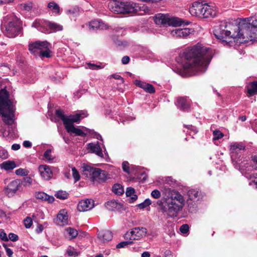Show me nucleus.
Here are the masks:
<instances>
[{
    "mask_svg": "<svg viewBox=\"0 0 257 257\" xmlns=\"http://www.w3.org/2000/svg\"><path fill=\"white\" fill-rule=\"evenodd\" d=\"M141 257H150V254L148 251H145L142 253Z\"/></svg>",
    "mask_w": 257,
    "mask_h": 257,
    "instance_id": "64",
    "label": "nucleus"
},
{
    "mask_svg": "<svg viewBox=\"0 0 257 257\" xmlns=\"http://www.w3.org/2000/svg\"><path fill=\"white\" fill-rule=\"evenodd\" d=\"M3 246L5 248L7 255L9 257H13V250L8 248L7 245L5 243H3Z\"/></svg>",
    "mask_w": 257,
    "mask_h": 257,
    "instance_id": "48",
    "label": "nucleus"
},
{
    "mask_svg": "<svg viewBox=\"0 0 257 257\" xmlns=\"http://www.w3.org/2000/svg\"><path fill=\"white\" fill-rule=\"evenodd\" d=\"M87 65L88 66V68L92 70H97L98 69L102 68V67L100 65H97L95 64H92L90 63H87Z\"/></svg>",
    "mask_w": 257,
    "mask_h": 257,
    "instance_id": "49",
    "label": "nucleus"
},
{
    "mask_svg": "<svg viewBox=\"0 0 257 257\" xmlns=\"http://www.w3.org/2000/svg\"><path fill=\"white\" fill-rule=\"evenodd\" d=\"M24 181L25 183L24 185L29 186L32 184L33 180L30 177L26 176L24 178Z\"/></svg>",
    "mask_w": 257,
    "mask_h": 257,
    "instance_id": "51",
    "label": "nucleus"
},
{
    "mask_svg": "<svg viewBox=\"0 0 257 257\" xmlns=\"http://www.w3.org/2000/svg\"><path fill=\"white\" fill-rule=\"evenodd\" d=\"M151 196L155 199H158L161 197V193L158 190L155 189L152 191Z\"/></svg>",
    "mask_w": 257,
    "mask_h": 257,
    "instance_id": "47",
    "label": "nucleus"
},
{
    "mask_svg": "<svg viewBox=\"0 0 257 257\" xmlns=\"http://www.w3.org/2000/svg\"><path fill=\"white\" fill-rule=\"evenodd\" d=\"M192 32V30L189 28L175 29L171 31V34L176 38H186Z\"/></svg>",
    "mask_w": 257,
    "mask_h": 257,
    "instance_id": "16",
    "label": "nucleus"
},
{
    "mask_svg": "<svg viewBox=\"0 0 257 257\" xmlns=\"http://www.w3.org/2000/svg\"><path fill=\"white\" fill-rule=\"evenodd\" d=\"M16 167V164L14 161L9 160L5 161L0 165V167L1 169L7 171L12 170L15 168Z\"/></svg>",
    "mask_w": 257,
    "mask_h": 257,
    "instance_id": "28",
    "label": "nucleus"
},
{
    "mask_svg": "<svg viewBox=\"0 0 257 257\" xmlns=\"http://www.w3.org/2000/svg\"><path fill=\"white\" fill-rule=\"evenodd\" d=\"M187 195L190 200L197 201L203 197L202 193L199 189H190L187 192Z\"/></svg>",
    "mask_w": 257,
    "mask_h": 257,
    "instance_id": "22",
    "label": "nucleus"
},
{
    "mask_svg": "<svg viewBox=\"0 0 257 257\" xmlns=\"http://www.w3.org/2000/svg\"><path fill=\"white\" fill-rule=\"evenodd\" d=\"M109 9L117 14L133 13L137 11L136 4L127 1H114L108 4Z\"/></svg>",
    "mask_w": 257,
    "mask_h": 257,
    "instance_id": "8",
    "label": "nucleus"
},
{
    "mask_svg": "<svg viewBox=\"0 0 257 257\" xmlns=\"http://www.w3.org/2000/svg\"><path fill=\"white\" fill-rule=\"evenodd\" d=\"M48 8L53 13L56 15H59L60 14V7L54 2H50L48 4Z\"/></svg>",
    "mask_w": 257,
    "mask_h": 257,
    "instance_id": "30",
    "label": "nucleus"
},
{
    "mask_svg": "<svg viewBox=\"0 0 257 257\" xmlns=\"http://www.w3.org/2000/svg\"><path fill=\"white\" fill-rule=\"evenodd\" d=\"M176 105L183 111H188L190 107V100L187 97H179L177 99Z\"/></svg>",
    "mask_w": 257,
    "mask_h": 257,
    "instance_id": "17",
    "label": "nucleus"
},
{
    "mask_svg": "<svg viewBox=\"0 0 257 257\" xmlns=\"http://www.w3.org/2000/svg\"><path fill=\"white\" fill-rule=\"evenodd\" d=\"M9 240L10 239L12 241H16L19 239L18 236L13 233H10L9 234Z\"/></svg>",
    "mask_w": 257,
    "mask_h": 257,
    "instance_id": "53",
    "label": "nucleus"
},
{
    "mask_svg": "<svg viewBox=\"0 0 257 257\" xmlns=\"http://www.w3.org/2000/svg\"><path fill=\"white\" fill-rule=\"evenodd\" d=\"M113 192L117 195L122 194L123 193V189L122 187L118 184H114L112 187Z\"/></svg>",
    "mask_w": 257,
    "mask_h": 257,
    "instance_id": "32",
    "label": "nucleus"
},
{
    "mask_svg": "<svg viewBox=\"0 0 257 257\" xmlns=\"http://www.w3.org/2000/svg\"><path fill=\"white\" fill-rule=\"evenodd\" d=\"M100 22L97 20H94L90 22L89 24V29L90 30H94L100 27Z\"/></svg>",
    "mask_w": 257,
    "mask_h": 257,
    "instance_id": "35",
    "label": "nucleus"
},
{
    "mask_svg": "<svg viewBox=\"0 0 257 257\" xmlns=\"http://www.w3.org/2000/svg\"><path fill=\"white\" fill-rule=\"evenodd\" d=\"M151 204V201L149 199H146L143 203L138 205L140 208L143 209Z\"/></svg>",
    "mask_w": 257,
    "mask_h": 257,
    "instance_id": "39",
    "label": "nucleus"
},
{
    "mask_svg": "<svg viewBox=\"0 0 257 257\" xmlns=\"http://www.w3.org/2000/svg\"><path fill=\"white\" fill-rule=\"evenodd\" d=\"M67 253L69 256H74L76 257L77 256H78V254L76 251L74 250V248L73 249H71V248H68L67 250Z\"/></svg>",
    "mask_w": 257,
    "mask_h": 257,
    "instance_id": "54",
    "label": "nucleus"
},
{
    "mask_svg": "<svg viewBox=\"0 0 257 257\" xmlns=\"http://www.w3.org/2000/svg\"><path fill=\"white\" fill-rule=\"evenodd\" d=\"M44 157L48 160H52L53 158L51 156V150H47L44 154Z\"/></svg>",
    "mask_w": 257,
    "mask_h": 257,
    "instance_id": "52",
    "label": "nucleus"
},
{
    "mask_svg": "<svg viewBox=\"0 0 257 257\" xmlns=\"http://www.w3.org/2000/svg\"><path fill=\"white\" fill-rule=\"evenodd\" d=\"M39 171L41 176L46 180H50L53 176V173L50 166L41 165L39 166Z\"/></svg>",
    "mask_w": 257,
    "mask_h": 257,
    "instance_id": "18",
    "label": "nucleus"
},
{
    "mask_svg": "<svg viewBox=\"0 0 257 257\" xmlns=\"http://www.w3.org/2000/svg\"><path fill=\"white\" fill-rule=\"evenodd\" d=\"M25 148H30L32 146V143L29 141H25L23 144Z\"/></svg>",
    "mask_w": 257,
    "mask_h": 257,
    "instance_id": "60",
    "label": "nucleus"
},
{
    "mask_svg": "<svg viewBox=\"0 0 257 257\" xmlns=\"http://www.w3.org/2000/svg\"><path fill=\"white\" fill-rule=\"evenodd\" d=\"M130 60V57L127 56H123L121 59V62L123 64H127L129 63Z\"/></svg>",
    "mask_w": 257,
    "mask_h": 257,
    "instance_id": "56",
    "label": "nucleus"
},
{
    "mask_svg": "<svg viewBox=\"0 0 257 257\" xmlns=\"http://www.w3.org/2000/svg\"><path fill=\"white\" fill-rule=\"evenodd\" d=\"M213 135L214 137L213 139L216 140H219L224 136L223 133L218 130L214 131L213 132Z\"/></svg>",
    "mask_w": 257,
    "mask_h": 257,
    "instance_id": "41",
    "label": "nucleus"
},
{
    "mask_svg": "<svg viewBox=\"0 0 257 257\" xmlns=\"http://www.w3.org/2000/svg\"><path fill=\"white\" fill-rule=\"evenodd\" d=\"M87 149L89 152L94 153L100 158H104L102 149L98 142L96 143H89L87 144Z\"/></svg>",
    "mask_w": 257,
    "mask_h": 257,
    "instance_id": "20",
    "label": "nucleus"
},
{
    "mask_svg": "<svg viewBox=\"0 0 257 257\" xmlns=\"http://www.w3.org/2000/svg\"><path fill=\"white\" fill-rule=\"evenodd\" d=\"M0 238L5 241H8L9 240V238L8 237L6 233L3 229L0 230Z\"/></svg>",
    "mask_w": 257,
    "mask_h": 257,
    "instance_id": "46",
    "label": "nucleus"
},
{
    "mask_svg": "<svg viewBox=\"0 0 257 257\" xmlns=\"http://www.w3.org/2000/svg\"><path fill=\"white\" fill-rule=\"evenodd\" d=\"M69 194L65 191H58L55 194V196L60 199L64 200L68 198Z\"/></svg>",
    "mask_w": 257,
    "mask_h": 257,
    "instance_id": "33",
    "label": "nucleus"
},
{
    "mask_svg": "<svg viewBox=\"0 0 257 257\" xmlns=\"http://www.w3.org/2000/svg\"><path fill=\"white\" fill-rule=\"evenodd\" d=\"M20 148V145L19 144H15L12 146V149L14 151H17Z\"/></svg>",
    "mask_w": 257,
    "mask_h": 257,
    "instance_id": "62",
    "label": "nucleus"
},
{
    "mask_svg": "<svg viewBox=\"0 0 257 257\" xmlns=\"http://www.w3.org/2000/svg\"><path fill=\"white\" fill-rule=\"evenodd\" d=\"M147 233V229L143 227H135L130 231H127L124 234V238L127 240L133 241L139 240L143 237L146 236Z\"/></svg>",
    "mask_w": 257,
    "mask_h": 257,
    "instance_id": "11",
    "label": "nucleus"
},
{
    "mask_svg": "<svg viewBox=\"0 0 257 257\" xmlns=\"http://www.w3.org/2000/svg\"><path fill=\"white\" fill-rule=\"evenodd\" d=\"M20 9L22 10H25L26 11H30L32 9V5L30 4H23L20 6Z\"/></svg>",
    "mask_w": 257,
    "mask_h": 257,
    "instance_id": "44",
    "label": "nucleus"
},
{
    "mask_svg": "<svg viewBox=\"0 0 257 257\" xmlns=\"http://www.w3.org/2000/svg\"><path fill=\"white\" fill-rule=\"evenodd\" d=\"M94 206L93 201L91 199H86L80 201L77 205V209L79 211H87L92 209Z\"/></svg>",
    "mask_w": 257,
    "mask_h": 257,
    "instance_id": "19",
    "label": "nucleus"
},
{
    "mask_svg": "<svg viewBox=\"0 0 257 257\" xmlns=\"http://www.w3.org/2000/svg\"><path fill=\"white\" fill-rule=\"evenodd\" d=\"M135 193V190L133 188L128 187L127 188L125 194L127 196H132Z\"/></svg>",
    "mask_w": 257,
    "mask_h": 257,
    "instance_id": "55",
    "label": "nucleus"
},
{
    "mask_svg": "<svg viewBox=\"0 0 257 257\" xmlns=\"http://www.w3.org/2000/svg\"><path fill=\"white\" fill-rule=\"evenodd\" d=\"M247 92L250 95L257 93V81L251 82L247 86Z\"/></svg>",
    "mask_w": 257,
    "mask_h": 257,
    "instance_id": "31",
    "label": "nucleus"
},
{
    "mask_svg": "<svg viewBox=\"0 0 257 257\" xmlns=\"http://www.w3.org/2000/svg\"><path fill=\"white\" fill-rule=\"evenodd\" d=\"M24 225L26 228H29L32 225L33 221L31 217H27L24 220Z\"/></svg>",
    "mask_w": 257,
    "mask_h": 257,
    "instance_id": "40",
    "label": "nucleus"
},
{
    "mask_svg": "<svg viewBox=\"0 0 257 257\" xmlns=\"http://www.w3.org/2000/svg\"><path fill=\"white\" fill-rule=\"evenodd\" d=\"M232 28L235 31L233 36L239 37L238 39L241 40V43L257 41V33L255 28H253L250 24L246 22L245 20H241L238 23V26H234Z\"/></svg>",
    "mask_w": 257,
    "mask_h": 257,
    "instance_id": "5",
    "label": "nucleus"
},
{
    "mask_svg": "<svg viewBox=\"0 0 257 257\" xmlns=\"http://www.w3.org/2000/svg\"><path fill=\"white\" fill-rule=\"evenodd\" d=\"M184 56L187 60L184 64L185 70L192 72L204 73L212 59V51L198 43L186 50L184 52Z\"/></svg>",
    "mask_w": 257,
    "mask_h": 257,
    "instance_id": "1",
    "label": "nucleus"
},
{
    "mask_svg": "<svg viewBox=\"0 0 257 257\" xmlns=\"http://www.w3.org/2000/svg\"><path fill=\"white\" fill-rule=\"evenodd\" d=\"M82 168L83 175L90 178L93 182H103L110 178L106 171L99 168H93L85 164H84Z\"/></svg>",
    "mask_w": 257,
    "mask_h": 257,
    "instance_id": "7",
    "label": "nucleus"
},
{
    "mask_svg": "<svg viewBox=\"0 0 257 257\" xmlns=\"http://www.w3.org/2000/svg\"><path fill=\"white\" fill-rule=\"evenodd\" d=\"M72 171L73 177L75 180V182L78 181L80 178V176L78 172L75 167L72 168Z\"/></svg>",
    "mask_w": 257,
    "mask_h": 257,
    "instance_id": "38",
    "label": "nucleus"
},
{
    "mask_svg": "<svg viewBox=\"0 0 257 257\" xmlns=\"http://www.w3.org/2000/svg\"><path fill=\"white\" fill-rule=\"evenodd\" d=\"M202 17L207 18L209 17H214L216 15V11L213 5H209L206 3Z\"/></svg>",
    "mask_w": 257,
    "mask_h": 257,
    "instance_id": "21",
    "label": "nucleus"
},
{
    "mask_svg": "<svg viewBox=\"0 0 257 257\" xmlns=\"http://www.w3.org/2000/svg\"><path fill=\"white\" fill-rule=\"evenodd\" d=\"M135 84L136 86L143 89L146 92L150 93H154L155 92V89L153 85L142 81L141 80H136Z\"/></svg>",
    "mask_w": 257,
    "mask_h": 257,
    "instance_id": "23",
    "label": "nucleus"
},
{
    "mask_svg": "<svg viewBox=\"0 0 257 257\" xmlns=\"http://www.w3.org/2000/svg\"><path fill=\"white\" fill-rule=\"evenodd\" d=\"M205 4L206 3L203 1H197L194 2L189 8L190 13L192 16L202 17Z\"/></svg>",
    "mask_w": 257,
    "mask_h": 257,
    "instance_id": "15",
    "label": "nucleus"
},
{
    "mask_svg": "<svg viewBox=\"0 0 257 257\" xmlns=\"http://www.w3.org/2000/svg\"><path fill=\"white\" fill-rule=\"evenodd\" d=\"M189 227L187 224L181 225L180 227V231L183 233H187L189 231Z\"/></svg>",
    "mask_w": 257,
    "mask_h": 257,
    "instance_id": "45",
    "label": "nucleus"
},
{
    "mask_svg": "<svg viewBox=\"0 0 257 257\" xmlns=\"http://www.w3.org/2000/svg\"><path fill=\"white\" fill-rule=\"evenodd\" d=\"M110 77L113 78L115 79L120 80L122 82L123 81V79L118 74H113L111 75Z\"/></svg>",
    "mask_w": 257,
    "mask_h": 257,
    "instance_id": "59",
    "label": "nucleus"
},
{
    "mask_svg": "<svg viewBox=\"0 0 257 257\" xmlns=\"http://www.w3.org/2000/svg\"><path fill=\"white\" fill-rule=\"evenodd\" d=\"M15 111L13 102L9 99V94L5 89L0 90V115L3 121L11 125L15 119Z\"/></svg>",
    "mask_w": 257,
    "mask_h": 257,
    "instance_id": "4",
    "label": "nucleus"
},
{
    "mask_svg": "<svg viewBox=\"0 0 257 257\" xmlns=\"http://www.w3.org/2000/svg\"><path fill=\"white\" fill-rule=\"evenodd\" d=\"M68 216L65 210L60 211L56 218V223L60 225H64L68 223Z\"/></svg>",
    "mask_w": 257,
    "mask_h": 257,
    "instance_id": "25",
    "label": "nucleus"
},
{
    "mask_svg": "<svg viewBox=\"0 0 257 257\" xmlns=\"http://www.w3.org/2000/svg\"><path fill=\"white\" fill-rule=\"evenodd\" d=\"M51 48V44H50L49 47H47L46 49H45L41 53H40L38 56H39L41 58H50V49Z\"/></svg>",
    "mask_w": 257,
    "mask_h": 257,
    "instance_id": "34",
    "label": "nucleus"
},
{
    "mask_svg": "<svg viewBox=\"0 0 257 257\" xmlns=\"http://www.w3.org/2000/svg\"><path fill=\"white\" fill-rule=\"evenodd\" d=\"M9 154L7 151L5 150H0V158L2 159H6L8 158Z\"/></svg>",
    "mask_w": 257,
    "mask_h": 257,
    "instance_id": "50",
    "label": "nucleus"
},
{
    "mask_svg": "<svg viewBox=\"0 0 257 257\" xmlns=\"http://www.w3.org/2000/svg\"><path fill=\"white\" fill-rule=\"evenodd\" d=\"M67 231L69 234L73 238L76 237L78 234L77 231L76 229L71 227L68 228L67 229Z\"/></svg>",
    "mask_w": 257,
    "mask_h": 257,
    "instance_id": "42",
    "label": "nucleus"
},
{
    "mask_svg": "<svg viewBox=\"0 0 257 257\" xmlns=\"http://www.w3.org/2000/svg\"><path fill=\"white\" fill-rule=\"evenodd\" d=\"M155 23L158 25H168L173 27L182 25L183 22L181 19L176 17H170L168 15L158 14L154 18Z\"/></svg>",
    "mask_w": 257,
    "mask_h": 257,
    "instance_id": "10",
    "label": "nucleus"
},
{
    "mask_svg": "<svg viewBox=\"0 0 257 257\" xmlns=\"http://www.w3.org/2000/svg\"><path fill=\"white\" fill-rule=\"evenodd\" d=\"M29 172L26 169L20 168L16 170L15 173L16 175L21 176H26L28 175Z\"/></svg>",
    "mask_w": 257,
    "mask_h": 257,
    "instance_id": "36",
    "label": "nucleus"
},
{
    "mask_svg": "<svg viewBox=\"0 0 257 257\" xmlns=\"http://www.w3.org/2000/svg\"><path fill=\"white\" fill-rule=\"evenodd\" d=\"M44 229V226H43V225L42 224H39L37 226V228L36 229V232L37 233H40L41 232H42V231Z\"/></svg>",
    "mask_w": 257,
    "mask_h": 257,
    "instance_id": "57",
    "label": "nucleus"
},
{
    "mask_svg": "<svg viewBox=\"0 0 257 257\" xmlns=\"http://www.w3.org/2000/svg\"><path fill=\"white\" fill-rule=\"evenodd\" d=\"M112 234L109 230H104L100 232L98 234L99 241L102 243L109 241L112 238Z\"/></svg>",
    "mask_w": 257,
    "mask_h": 257,
    "instance_id": "26",
    "label": "nucleus"
},
{
    "mask_svg": "<svg viewBox=\"0 0 257 257\" xmlns=\"http://www.w3.org/2000/svg\"><path fill=\"white\" fill-rule=\"evenodd\" d=\"M32 26L45 34H50L63 30L62 25L44 20H36Z\"/></svg>",
    "mask_w": 257,
    "mask_h": 257,
    "instance_id": "9",
    "label": "nucleus"
},
{
    "mask_svg": "<svg viewBox=\"0 0 257 257\" xmlns=\"http://www.w3.org/2000/svg\"><path fill=\"white\" fill-rule=\"evenodd\" d=\"M35 196L37 199L47 201L48 203H52L55 200L53 196H49L43 192H38Z\"/></svg>",
    "mask_w": 257,
    "mask_h": 257,
    "instance_id": "27",
    "label": "nucleus"
},
{
    "mask_svg": "<svg viewBox=\"0 0 257 257\" xmlns=\"http://www.w3.org/2000/svg\"><path fill=\"white\" fill-rule=\"evenodd\" d=\"M1 29L4 34L9 38L15 37L20 33L22 30L19 20L13 14L4 17Z\"/></svg>",
    "mask_w": 257,
    "mask_h": 257,
    "instance_id": "6",
    "label": "nucleus"
},
{
    "mask_svg": "<svg viewBox=\"0 0 257 257\" xmlns=\"http://www.w3.org/2000/svg\"><path fill=\"white\" fill-rule=\"evenodd\" d=\"M14 0H0V4H4L13 2Z\"/></svg>",
    "mask_w": 257,
    "mask_h": 257,
    "instance_id": "63",
    "label": "nucleus"
},
{
    "mask_svg": "<svg viewBox=\"0 0 257 257\" xmlns=\"http://www.w3.org/2000/svg\"><path fill=\"white\" fill-rule=\"evenodd\" d=\"M22 187V181L20 179H15L10 182L5 187L3 192L9 197L14 196Z\"/></svg>",
    "mask_w": 257,
    "mask_h": 257,
    "instance_id": "12",
    "label": "nucleus"
},
{
    "mask_svg": "<svg viewBox=\"0 0 257 257\" xmlns=\"http://www.w3.org/2000/svg\"><path fill=\"white\" fill-rule=\"evenodd\" d=\"M188 205L189 207V210L191 212H193L195 210L196 208V204L194 203V204H190L188 202Z\"/></svg>",
    "mask_w": 257,
    "mask_h": 257,
    "instance_id": "58",
    "label": "nucleus"
},
{
    "mask_svg": "<svg viewBox=\"0 0 257 257\" xmlns=\"http://www.w3.org/2000/svg\"><path fill=\"white\" fill-rule=\"evenodd\" d=\"M106 208L110 211H120L123 209V205L114 200H111L105 204Z\"/></svg>",
    "mask_w": 257,
    "mask_h": 257,
    "instance_id": "24",
    "label": "nucleus"
},
{
    "mask_svg": "<svg viewBox=\"0 0 257 257\" xmlns=\"http://www.w3.org/2000/svg\"><path fill=\"white\" fill-rule=\"evenodd\" d=\"M56 115L60 118L65 125L67 132L70 134H74L76 136L84 137L86 134L84 133L81 129L75 127L74 122L78 123L84 117L88 116V113L86 110H80L78 113L74 115H65L64 112L61 109H57L55 111Z\"/></svg>",
    "mask_w": 257,
    "mask_h": 257,
    "instance_id": "3",
    "label": "nucleus"
},
{
    "mask_svg": "<svg viewBox=\"0 0 257 257\" xmlns=\"http://www.w3.org/2000/svg\"><path fill=\"white\" fill-rule=\"evenodd\" d=\"M244 149L245 147L241 143H235L230 145V150L232 154H238Z\"/></svg>",
    "mask_w": 257,
    "mask_h": 257,
    "instance_id": "29",
    "label": "nucleus"
},
{
    "mask_svg": "<svg viewBox=\"0 0 257 257\" xmlns=\"http://www.w3.org/2000/svg\"><path fill=\"white\" fill-rule=\"evenodd\" d=\"M234 26H238V25H233L229 24L228 26H226V28H228L229 30H223L221 31H220V34L218 33V32L217 30H215L214 32V35L218 39L221 40L223 41L226 42V40H224V39L226 37H229L232 38L234 39H238L239 37H233V34L234 32V30H233V27L234 28Z\"/></svg>",
    "mask_w": 257,
    "mask_h": 257,
    "instance_id": "14",
    "label": "nucleus"
},
{
    "mask_svg": "<svg viewBox=\"0 0 257 257\" xmlns=\"http://www.w3.org/2000/svg\"><path fill=\"white\" fill-rule=\"evenodd\" d=\"M133 243H134V242L133 241H130V240H128L127 241H122V242H120V243H118L116 245V247L117 248L124 247V246H127L128 245L133 244Z\"/></svg>",
    "mask_w": 257,
    "mask_h": 257,
    "instance_id": "37",
    "label": "nucleus"
},
{
    "mask_svg": "<svg viewBox=\"0 0 257 257\" xmlns=\"http://www.w3.org/2000/svg\"><path fill=\"white\" fill-rule=\"evenodd\" d=\"M50 44L47 41H38L34 43L29 44V50L31 53L37 56L47 47H49Z\"/></svg>",
    "mask_w": 257,
    "mask_h": 257,
    "instance_id": "13",
    "label": "nucleus"
},
{
    "mask_svg": "<svg viewBox=\"0 0 257 257\" xmlns=\"http://www.w3.org/2000/svg\"><path fill=\"white\" fill-rule=\"evenodd\" d=\"M122 170L124 172L127 173V174L130 173L129 163L128 162H127V161L123 162L122 163Z\"/></svg>",
    "mask_w": 257,
    "mask_h": 257,
    "instance_id": "43",
    "label": "nucleus"
},
{
    "mask_svg": "<svg viewBox=\"0 0 257 257\" xmlns=\"http://www.w3.org/2000/svg\"><path fill=\"white\" fill-rule=\"evenodd\" d=\"M185 204V198L179 192L169 190L165 203L161 202L159 203L160 211L167 217H173L182 210Z\"/></svg>",
    "mask_w": 257,
    "mask_h": 257,
    "instance_id": "2",
    "label": "nucleus"
},
{
    "mask_svg": "<svg viewBox=\"0 0 257 257\" xmlns=\"http://www.w3.org/2000/svg\"><path fill=\"white\" fill-rule=\"evenodd\" d=\"M250 24L253 28H255L256 33H257V19L253 20L252 23Z\"/></svg>",
    "mask_w": 257,
    "mask_h": 257,
    "instance_id": "61",
    "label": "nucleus"
}]
</instances>
